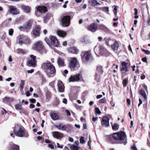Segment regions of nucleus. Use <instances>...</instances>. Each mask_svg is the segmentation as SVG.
Listing matches in <instances>:
<instances>
[{
  "mask_svg": "<svg viewBox=\"0 0 150 150\" xmlns=\"http://www.w3.org/2000/svg\"><path fill=\"white\" fill-rule=\"evenodd\" d=\"M127 136L124 131H120L114 133L112 135H109L107 138L109 142L112 144H117V141H120L119 143L126 144L127 143Z\"/></svg>",
  "mask_w": 150,
  "mask_h": 150,
  "instance_id": "nucleus-1",
  "label": "nucleus"
},
{
  "mask_svg": "<svg viewBox=\"0 0 150 150\" xmlns=\"http://www.w3.org/2000/svg\"><path fill=\"white\" fill-rule=\"evenodd\" d=\"M41 68L45 70V72L49 77H53L56 74V70L54 66L48 61L46 62H44L42 64Z\"/></svg>",
  "mask_w": 150,
  "mask_h": 150,
  "instance_id": "nucleus-2",
  "label": "nucleus"
},
{
  "mask_svg": "<svg viewBox=\"0 0 150 150\" xmlns=\"http://www.w3.org/2000/svg\"><path fill=\"white\" fill-rule=\"evenodd\" d=\"M13 132L18 137H28L29 134L25 129L18 125H16L13 127Z\"/></svg>",
  "mask_w": 150,
  "mask_h": 150,
  "instance_id": "nucleus-3",
  "label": "nucleus"
},
{
  "mask_svg": "<svg viewBox=\"0 0 150 150\" xmlns=\"http://www.w3.org/2000/svg\"><path fill=\"white\" fill-rule=\"evenodd\" d=\"M81 57L83 63H86L94 60L91 50L82 52Z\"/></svg>",
  "mask_w": 150,
  "mask_h": 150,
  "instance_id": "nucleus-4",
  "label": "nucleus"
},
{
  "mask_svg": "<svg viewBox=\"0 0 150 150\" xmlns=\"http://www.w3.org/2000/svg\"><path fill=\"white\" fill-rule=\"evenodd\" d=\"M68 67L71 71L76 70L80 67L79 63L76 58L70 57L68 63Z\"/></svg>",
  "mask_w": 150,
  "mask_h": 150,
  "instance_id": "nucleus-5",
  "label": "nucleus"
},
{
  "mask_svg": "<svg viewBox=\"0 0 150 150\" xmlns=\"http://www.w3.org/2000/svg\"><path fill=\"white\" fill-rule=\"evenodd\" d=\"M33 47L34 50L41 54L45 53L47 52V50L43 45L42 42L40 41H38L35 43Z\"/></svg>",
  "mask_w": 150,
  "mask_h": 150,
  "instance_id": "nucleus-6",
  "label": "nucleus"
},
{
  "mask_svg": "<svg viewBox=\"0 0 150 150\" xmlns=\"http://www.w3.org/2000/svg\"><path fill=\"white\" fill-rule=\"evenodd\" d=\"M49 38L50 39L47 37H45V41L48 45H53L55 47H58L59 43L55 36L50 35Z\"/></svg>",
  "mask_w": 150,
  "mask_h": 150,
  "instance_id": "nucleus-7",
  "label": "nucleus"
},
{
  "mask_svg": "<svg viewBox=\"0 0 150 150\" xmlns=\"http://www.w3.org/2000/svg\"><path fill=\"white\" fill-rule=\"evenodd\" d=\"M127 64L128 63L126 62L122 61L120 66L122 77H124L128 74L127 72L129 71V68Z\"/></svg>",
  "mask_w": 150,
  "mask_h": 150,
  "instance_id": "nucleus-8",
  "label": "nucleus"
},
{
  "mask_svg": "<svg viewBox=\"0 0 150 150\" xmlns=\"http://www.w3.org/2000/svg\"><path fill=\"white\" fill-rule=\"evenodd\" d=\"M33 22L32 20H29L26 22L23 26H20L19 28L21 31L28 32L32 28Z\"/></svg>",
  "mask_w": 150,
  "mask_h": 150,
  "instance_id": "nucleus-9",
  "label": "nucleus"
},
{
  "mask_svg": "<svg viewBox=\"0 0 150 150\" xmlns=\"http://www.w3.org/2000/svg\"><path fill=\"white\" fill-rule=\"evenodd\" d=\"M31 59H29L27 62V65L29 67H35L37 65L36 57L33 55H30Z\"/></svg>",
  "mask_w": 150,
  "mask_h": 150,
  "instance_id": "nucleus-10",
  "label": "nucleus"
},
{
  "mask_svg": "<svg viewBox=\"0 0 150 150\" xmlns=\"http://www.w3.org/2000/svg\"><path fill=\"white\" fill-rule=\"evenodd\" d=\"M41 30L40 26L36 25L33 29L31 32V35L34 38L39 37L40 35V31Z\"/></svg>",
  "mask_w": 150,
  "mask_h": 150,
  "instance_id": "nucleus-11",
  "label": "nucleus"
},
{
  "mask_svg": "<svg viewBox=\"0 0 150 150\" xmlns=\"http://www.w3.org/2000/svg\"><path fill=\"white\" fill-rule=\"evenodd\" d=\"M71 16L66 15L63 16L61 19L62 25L64 27L68 26L70 24Z\"/></svg>",
  "mask_w": 150,
  "mask_h": 150,
  "instance_id": "nucleus-12",
  "label": "nucleus"
},
{
  "mask_svg": "<svg viewBox=\"0 0 150 150\" xmlns=\"http://www.w3.org/2000/svg\"><path fill=\"white\" fill-rule=\"evenodd\" d=\"M82 77V75L79 73L74 76H71L69 78V82H77L79 81Z\"/></svg>",
  "mask_w": 150,
  "mask_h": 150,
  "instance_id": "nucleus-13",
  "label": "nucleus"
},
{
  "mask_svg": "<svg viewBox=\"0 0 150 150\" xmlns=\"http://www.w3.org/2000/svg\"><path fill=\"white\" fill-rule=\"evenodd\" d=\"M109 118L107 116H104L103 117L101 122L102 125L105 127H109Z\"/></svg>",
  "mask_w": 150,
  "mask_h": 150,
  "instance_id": "nucleus-14",
  "label": "nucleus"
},
{
  "mask_svg": "<svg viewBox=\"0 0 150 150\" xmlns=\"http://www.w3.org/2000/svg\"><path fill=\"white\" fill-rule=\"evenodd\" d=\"M67 50L69 53L77 54L79 52V50L75 47H70L68 48Z\"/></svg>",
  "mask_w": 150,
  "mask_h": 150,
  "instance_id": "nucleus-15",
  "label": "nucleus"
},
{
  "mask_svg": "<svg viewBox=\"0 0 150 150\" xmlns=\"http://www.w3.org/2000/svg\"><path fill=\"white\" fill-rule=\"evenodd\" d=\"M98 26L95 23H92L88 27V30L92 32H94L97 29Z\"/></svg>",
  "mask_w": 150,
  "mask_h": 150,
  "instance_id": "nucleus-16",
  "label": "nucleus"
},
{
  "mask_svg": "<svg viewBox=\"0 0 150 150\" xmlns=\"http://www.w3.org/2000/svg\"><path fill=\"white\" fill-rule=\"evenodd\" d=\"M8 150H20L19 146L13 143H11L8 147Z\"/></svg>",
  "mask_w": 150,
  "mask_h": 150,
  "instance_id": "nucleus-17",
  "label": "nucleus"
},
{
  "mask_svg": "<svg viewBox=\"0 0 150 150\" xmlns=\"http://www.w3.org/2000/svg\"><path fill=\"white\" fill-rule=\"evenodd\" d=\"M10 13L13 15H16L19 13L17 9L13 6H11L10 8Z\"/></svg>",
  "mask_w": 150,
  "mask_h": 150,
  "instance_id": "nucleus-18",
  "label": "nucleus"
},
{
  "mask_svg": "<svg viewBox=\"0 0 150 150\" xmlns=\"http://www.w3.org/2000/svg\"><path fill=\"white\" fill-rule=\"evenodd\" d=\"M57 86L58 91L60 92H62L64 91V86L62 82L60 81L58 82Z\"/></svg>",
  "mask_w": 150,
  "mask_h": 150,
  "instance_id": "nucleus-19",
  "label": "nucleus"
},
{
  "mask_svg": "<svg viewBox=\"0 0 150 150\" xmlns=\"http://www.w3.org/2000/svg\"><path fill=\"white\" fill-rule=\"evenodd\" d=\"M55 127L59 130L64 131L67 128L66 125H63L62 123H61L58 125H55Z\"/></svg>",
  "mask_w": 150,
  "mask_h": 150,
  "instance_id": "nucleus-20",
  "label": "nucleus"
},
{
  "mask_svg": "<svg viewBox=\"0 0 150 150\" xmlns=\"http://www.w3.org/2000/svg\"><path fill=\"white\" fill-rule=\"evenodd\" d=\"M53 136L54 138L58 139L62 137L63 134L62 133L56 131L53 132Z\"/></svg>",
  "mask_w": 150,
  "mask_h": 150,
  "instance_id": "nucleus-21",
  "label": "nucleus"
},
{
  "mask_svg": "<svg viewBox=\"0 0 150 150\" xmlns=\"http://www.w3.org/2000/svg\"><path fill=\"white\" fill-rule=\"evenodd\" d=\"M50 115L52 119L54 120H56L59 119V116L57 113L51 112L50 113Z\"/></svg>",
  "mask_w": 150,
  "mask_h": 150,
  "instance_id": "nucleus-22",
  "label": "nucleus"
},
{
  "mask_svg": "<svg viewBox=\"0 0 150 150\" xmlns=\"http://www.w3.org/2000/svg\"><path fill=\"white\" fill-rule=\"evenodd\" d=\"M37 10L41 13H44L47 11V7L45 6H38Z\"/></svg>",
  "mask_w": 150,
  "mask_h": 150,
  "instance_id": "nucleus-23",
  "label": "nucleus"
},
{
  "mask_svg": "<svg viewBox=\"0 0 150 150\" xmlns=\"http://www.w3.org/2000/svg\"><path fill=\"white\" fill-rule=\"evenodd\" d=\"M111 46L112 48L114 51L117 50L119 47V44L118 41H115L113 44L111 45Z\"/></svg>",
  "mask_w": 150,
  "mask_h": 150,
  "instance_id": "nucleus-24",
  "label": "nucleus"
},
{
  "mask_svg": "<svg viewBox=\"0 0 150 150\" xmlns=\"http://www.w3.org/2000/svg\"><path fill=\"white\" fill-rule=\"evenodd\" d=\"M51 13H47L45 16H44L43 19L44 23H46L48 22V21L51 17Z\"/></svg>",
  "mask_w": 150,
  "mask_h": 150,
  "instance_id": "nucleus-25",
  "label": "nucleus"
},
{
  "mask_svg": "<svg viewBox=\"0 0 150 150\" xmlns=\"http://www.w3.org/2000/svg\"><path fill=\"white\" fill-rule=\"evenodd\" d=\"M103 70L102 67L100 65H98L96 67V73H98L99 75L103 74Z\"/></svg>",
  "mask_w": 150,
  "mask_h": 150,
  "instance_id": "nucleus-26",
  "label": "nucleus"
},
{
  "mask_svg": "<svg viewBox=\"0 0 150 150\" xmlns=\"http://www.w3.org/2000/svg\"><path fill=\"white\" fill-rule=\"evenodd\" d=\"M13 98L6 96L3 99V101L4 103H7L13 101Z\"/></svg>",
  "mask_w": 150,
  "mask_h": 150,
  "instance_id": "nucleus-27",
  "label": "nucleus"
},
{
  "mask_svg": "<svg viewBox=\"0 0 150 150\" xmlns=\"http://www.w3.org/2000/svg\"><path fill=\"white\" fill-rule=\"evenodd\" d=\"M21 7L24 11L26 13H28L30 11V8L28 6L22 5H21Z\"/></svg>",
  "mask_w": 150,
  "mask_h": 150,
  "instance_id": "nucleus-28",
  "label": "nucleus"
},
{
  "mask_svg": "<svg viewBox=\"0 0 150 150\" xmlns=\"http://www.w3.org/2000/svg\"><path fill=\"white\" fill-rule=\"evenodd\" d=\"M100 28L107 33H110V30L106 26L103 25H101L100 26Z\"/></svg>",
  "mask_w": 150,
  "mask_h": 150,
  "instance_id": "nucleus-29",
  "label": "nucleus"
},
{
  "mask_svg": "<svg viewBox=\"0 0 150 150\" xmlns=\"http://www.w3.org/2000/svg\"><path fill=\"white\" fill-rule=\"evenodd\" d=\"M57 33L59 36L62 37H65L67 34L65 32L62 30H58L57 32Z\"/></svg>",
  "mask_w": 150,
  "mask_h": 150,
  "instance_id": "nucleus-30",
  "label": "nucleus"
},
{
  "mask_svg": "<svg viewBox=\"0 0 150 150\" xmlns=\"http://www.w3.org/2000/svg\"><path fill=\"white\" fill-rule=\"evenodd\" d=\"M88 3L92 6L100 5L96 0H90L88 1Z\"/></svg>",
  "mask_w": 150,
  "mask_h": 150,
  "instance_id": "nucleus-31",
  "label": "nucleus"
},
{
  "mask_svg": "<svg viewBox=\"0 0 150 150\" xmlns=\"http://www.w3.org/2000/svg\"><path fill=\"white\" fill-rule=\"evenodd\" d=\"M57 63L59 67L64 66V61L62 58L59 57L58 59Z\"/></svg>",
  "mask_w": 150,
  "mask_h": 150,
  "instance_id": "nucleus-32",
  "label": "nucleus"
},
{
  "mask_svg": "<svg viewBox=\"0 0 150 150\" xmlns=\"http://www.w3.org/2000/svg\"><path fill=\"white\" fill-rule=\"evenodd\" d=\"M139 94L142 96L144 98V100H146L147 99L146 94L145 91L143 89H141L139 92Z\"/></svg>",
  "mask_w": 150,
  "mask_h": 150,
  "instance_id": "nucleus-33",
  "label": "nucleus"
},
{
  "mask_svg": "<svg viewBox=\"0 0 150 150\" xmlns=\"http://www.w3.org/2000/svg\"><path fill=\"white\" fill-rule=\"evenodd\" d=\"M111 125L112 130L114 131L118 130L119 127V125L117 123H114L112 124V123H111Z\"/></svg>",
  "mask_w": 150,
  "mask_h": 150,
  "instance_id": "nucleus-34",
  "label": "nucleus"
},
{
  "mask_svg": "<svg viewBox=\"0 0 150 150\" xmlns=\"http://www.w3.org/2000/svg\"><path fill=\"white\" fill-rule=\"evenodd\" d=\"M104 40L106 42V43L107 45L108 46H110L111 45H112L111 43H112V40H111V39L110 38H105L104 39Z\"/></svg>",
  "mask_w": 150,
  "mask_h": 150,
  "instance_id": "nucleus-35",
  "label": "nucleus"
},
{
  "mask_svg": "<svg viewBox=\"0 0 150 150\" xmlns=\"http://www.w3.org/2000/svg\"><path fill=\"white\" fill-rule=\"evenodd\" d=\"M105 48L102 46H100L99 48V53L100 54L102 55L104 54V52L106 51Z\"/></svg>",
  "mask_w": 150,
  "mask_h": 150,
  "instance_id": "nucleus-36",
  "label": "nucleus"
},
{
  "mask_svg": "<svg viewBox=\"0 0 150 150\" xmlns=\"http://www.w3.org/2000/svg\"><path fill=\"white\" fill-rule=\"evenodd\" d=\"M16 52L18 54H25L26 53L25 51L22 49H18L16 50Z\"/></svg>",
  "mask_w": 150,
  "mask_h": 150,
  "instance_id": "nucleus-37",
  "label": "nucleus"
},
{
  "mask_svg": "<svg viewBox=\"0 0 150 150\" xmlns=\"http://www.w3.org/2000/svg\"><path fill=\"white\" fill-rule=\"evenodd\" d=\"M98 102L100 103H107V100L104 97L102 99L99 100Z\"/></svg>",
  "mask_w": 150,
  "mask_h": 150,
  "instance_id": "nucleus-38",
  "label": "nucleus"
},
{
  "mask_svg": "<svg viewBox=\"0 0 150 150\" xmlns=\"http://www.w3.org/2000/svg\"><path fill=\"white\" fill-rule=\"evenodd\" d=\"M100 75H99L98 73H96L95 77V79L98 82H99L100 81Z\"/></svg>",
  "mask_w": 150,
  "mask_h": 150,
  "instance_id": "nucleus-39",
  "label": "nucleus"
},
{
  "mask_svg": "<svg viewBox=\"0 0 150 150\" xmlns=\"http://www.w3.org/2000/svg\"><path fill=\"white\" fill-rule=\"evenodd\" d=\"M25 84V81L22 80L21 81L20 85L19 86V88L21 90H22L23 88L24 85Z\"/></svg>",
  "mask_w": 150,
  "mask_h": 150,
  "instance_id": "nucleus-40",
  "label": "nucleus"
},
{
  "mask_svg": "<svg viewBox=\"0 0 150 150\" xmlns=\"http://www.w3.org/2000/svg\"><path fill=\"white\" fill-rule=\"evenodd\" d=\"M128 79L126 78L124 79L122 81V83L123 84V86L124 87H125L128 83Z\"/></svg>",
  "mask_w": 150,
  "mask_h": 150,
  "instance_id": "nucleus-41",
  "label": "nucleus"
},
{
  "mask_svg": "<svg viewBox=\"0 0 150 150\" xmlns=\"http://www.w3.org/2000/svg\"><path fill=\"white\" fill-rule=\"evenodd\" d=\"M46 98L47 99L49 100L51 96V94L50 92L47 91L46 93Z\"/></svg>",
  "mask_w": 150,
  "mask_h": 150,
  "instance_id": "nucleus-42",
  "label": "nucleus"
},
{
  "mask_svg": "<svg viewBox=\"0 0 150 150\" xmlns=\"http://www.w3.org/2000/svg\"><path fill=\"white\" fill-rule=\"evenodd\" d=\"M16 109V110H21L22 109V106L20 104H17L15 105Z\"/></svg>",
  "mask_w": 150,
  "mask_h": 150,
  "instance_id": "nucleus-43",
  "label": "nucleus"
},
{
  "mask_svg": "<svg viewBox=\"0 0 150 150\" xmlns=\"http://www.w3.org/2000/svg\"><path fill=\"white\" fill-rule=\"evenodd\" d=\"M95 110L96 113L98 114H100L101 113V112L99 108L98 107L95 108Z\"/></svg>",
  "mask_w": 150,
  "mask_h": 150,
  "instance_id": "nucleus-44",
  "label": "nucleus"
},
{
  "mask_svg": "<svg viewBox=\"0 0 150 150\" xmlns=\"http://www.w3.org/2000/svg\"><path fill=\"white\" fill-rule=\"evenodd\" d=\"M80 141L81 143H85V141L84 139V137H81L80 139Z\"/></svg>",
  "mask_w": 150,
  "mask_h": 150,
  "instance_id": "nucleus-45",
  "label": "nucleus"
},
{
  "mask_svg": "<svg viewBox=\"0 0 150 150\" xmlns=\"http://www.w3.org/2000/svg\"><path fill=\"white\" fill-rule=\"evenodd\" d=\"M142 51L144 52L146 54H150V51L149 50L143 49L142 50Z\"/></svg>",
  "mask_w": 150,
  "mask_h": 150,
  "instance_id": "nucleus-46",
  "label": "nucleus"
},
{
  "mask_svg": "<svg viewBox=\"0 0 150 150\" xmlns=\"http://www.w3.org/2000/svg\"><path fill=\"white\" fill-rule=\"evenodd\" d=\"M21 110L20 112L21 114H22L23 113L25 115L26 114L27 112L25 110L21 109Z\"/></svg>",
  "mask_w": 150,
  "mask_h": 150,
  "instance_id": "nucleus-47",
  "label": "nucleus"
},
{
  "mask_svg": "<svg viewBox=\"0 0 150 150\" xmlns=\"http://www.w3.org/2000/svg\"><path fill=\"white\" fill-rule=\"evenodd\" d=\"M13 30L12 29H10L8 31L9 35H12L13 34Z\"/></svg>",
  "mask_w": 150,
  "mask_h": 150,
  "instance_id": "nucleus-48",
  "label": "nucleus"
},
{
  "mask_svg": "<svg viewBox=\"0 0 150 150\" xmlns=\"http://www.w3.org/2000/svg\"><path fill=\"white\" fill-rule=\"evenodd\" d=\"M117 7V6H115L113 10V13H114L115 16H116L117 15V9L116 8Z\"/></svg>",
  "mask_w": 150,
  "mask_h": 150,
  "instance_id": "nucleus-49",
  "label": "nucleus"
},
{
  "mask_svg": "<svg viewBox=\"0 0 150 150\" xmlns=\"http://www.w3.org/2000/svg\"><path fill=\"white\" fill-rule=\"evenodd\" d=\"M131 148L132 150H138L137 149L135 144L131 146Z\"/></svg>",
  "mask_w": 150,
  "mask_h": 150,
  "instance_id": "nucleus-50",
  "label": "nucleus"
},
{
  "mask_svg": "<svg viewBox=\"0 0 150 150\" xmlns=\"http://www.w3.org/2000/svg\"><path fill=\"white\" fill-rule=\"evenodd\" d=\"M29 100L30 101L33 103H35L36 101V100L34 98L30 99Z\"/></svg>",
  "mask_w": 150,
  "mask_h": 150,
  "instance_id": "nucleus-51",
  "label": "nucleus"
},
{
  "mask_svg": "<svg viewBox=\"0 0 150 150\" xmlns=\"http://www.w3.org/2000/svg\"><path fill=\"white\" fill-rule=\"evenodd\" d=\"M25 37L24 35H20L18 37V38L19 40H22V39Z\"/></svg>",
  "mask_w": 150,
  "mask_h": 150,
  "instance_id": "nucleus-52",
  "label": "nucleus"
},
{
  "mask_svg": "<svg viewBox=\"0 0 150 150\" xmlns=\"http://www.w3.org/2000/svg\"><path fill=\"white\" fill-rule=\"evenodd\" d=\"M103 10L105 12H108L109 11V9L108 7H104L103 8Z\"/></svg>",
  "mask_w": 150,
  "mask_h": 150,
  "instance_id": "nucleus-53",
  "label": "nucleus"
},
{
  "mask_svg": "<svg viewBox=\"0 0 150 150\" xmlns=\"http://www.w3.org/2000/svg\"><path fill=\"white\" fill-rule=\"evenodd\" d=\"M91 142H92V141H91V139L89 138V141L88 142V145L89 146L90 149H91Z\"/></svg>",
  "mask_w": 150,
  "mask_h": 150,
  "instance_id": "nucleus-54",
  "label": "nucleus"
},
{
  "mask_svg": "<svg viewBox=\"0 0 150 150\" xmlns=\"http://www.w3.org/2000/svg\"><path fill=\"white\" fill-rule=\"evenodd\" d=\"M81 41L82 42H84L86 43H87V40L85 38H83L81 40Z\"/></svg>",
  "mask_w": 150,
  "mask_h": 150,
  "instance_id": "nucleus-55",
  "label": "nucleus"
},
{
  "mask_svg": "<svg viewBox=\"0 0 150 150\" xmlns=\"http://www.w3.org/2000/svg\"><path fill=\"white\" fill-rule=\"evenodd\" d=\"M147 107V103L144 104L143 107L144 110H146Z\"/></svg>",
  "mask_w": 150,
  "mask_h": 150,
  "instance_id": "nucleus-56",
  "label": "nucleus"
},
{
  "mask_svg": "<svg viewBox=\"0 0 150 150\" xmlns=\"http://www.w3.org/2000/svg\"><path fill=\"white\" fill-rule=\"evenodd\" d=\"M65 112L66 113L67 115L68 116H70L71 114L69 111L67 110H65Z\"/></svg>",
  "mask_w": 150,
  "mask_h": 150,
  "instance_id": "nucleus-57",
  "label": "nucleus"
},
{
  "mask_svg": "<svg viewBox=\"0 0 150 150\" xmlns=\"http://www.w3.org/2000/svg\"><path fill=\"white\" fill-rule=\"evenodd\" d=\"M142 60L144 62L147 63V58L146 57H144L142 59Z\"/></svg>",
  "mask_w": 150,
  "mask_h": 150,
  "instance_id": "nucleus-58",
  "label": "nucleus"
},
{
  "mask_svg": "<svg viewBox=\"0 0 150 150\" xmlns=\"http://www.w3.org/2000/svg\"><path fill=\"white\" fill-rule=\"evenodd\" d=\"M73 148L74 150H77L78 149V147L75 145H73Z\"/></svg>",
  "mask_w": 150,
  "mask_h": 150,
  "instance_id": "nucleus-59",
  "label": "nucleus"
},
{
  "mask_svg": "<svg viewBox=\"0 0 150 150\" xmlns=\"http://www.w3.org/2000/svg\"><path fill=\"white\" fill-rule=\"evenodd\" d=\"M147 25L149 26L150 25V16H148V19L147 21Z\"/></svg>",
  "mask_w": 150,
  "mask_h": 150,
  "instance_id": "nucleus-60",
  "label": "nucleus"
},
{
  "mask_svg": "<svg viewBox=\"0 0 150 150\" xmlns=\"http://www.w3.org/2000/svg\"><path fill=\"white\" fill-rule=\"evenodd\" d=\"M34 71L33 69H31V70H28L27 71V72L28 73H32Z\"/></svg>",
  "mask_w": 150,
  "mask_h": 150,
  "instance_id": "nucleus-61",
  "label": "nucleus"
},
{
  "mask_svg": "<svg viewBox=\"0 0 150 150\" xmlns=\"http://www.w3.org/2000/svg\"><path fill=\"white\" fill-rule=\"evenodd\" d=\"M6 38V34H4L1 38V39L3 40H4Z\"/></svg>",
  "mask_w": 150,
  "mask_h": 150,
  "instance_id": "nucleus-62",
  "label": "nucleus"
},
{
  "mask_svg": "<svg viewBox=\"0 0 150 150\" xmlns=\"http://www.w3.org/2000/svg\"><path fill=\"white\" fill-rule=\"evenodd\" d=\"M134 14L135 15H136L138 14V10L136 8H135L134 9Z\"/></svg>",
  "mask_w": 150,
  "mask_h": 150,
  "instance_id": "nucleus-63",
  "label": "nucleus"
},
{
  "mask_svg": "<svg viewBox=\"0 0 150 150\" xmlns=\"http://www.w3.org/2000/svg\"><path fill=\"white\" fill-rule=\"evenodd\" d=\"M62 102L64 104H66L67 103V100L66 98H64Z\"/></svg>",
  "mask_w": 150,
  "mask_h": 150,
  "instance_id": "nucleus-64",
  "label": "nucleus"
}]
</instances>
